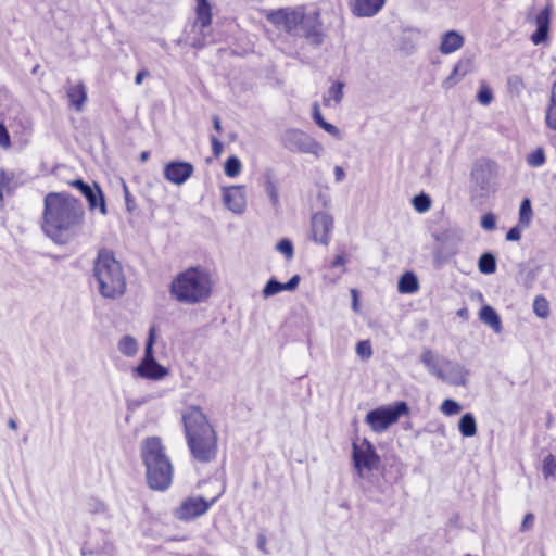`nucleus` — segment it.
<instances>
[{"mask_svg":"<svg viewBox=\"0 0 556 556\" xmlns=\"http://www.w3.org/2000/svg\"><path fill=\"white\" fill-rule=\"evenodd\" d=\"M312 240L328 245L333 230V218L327 212H317L311 218Z\"/></svg>","mask_w":556,"mask_h":556,"instance_id":"ddd939ff","label":"nucleus"},{"mask_svg":"<svg viewBox=\"0 0 556 556\" xmlns=\"http://www.w3.org/2000/svg\"><path fill=\"white\" fill-rule=\"evenodd\" d=\"M556 472V457L553 454H548L542 464V473L545 479L553 477Z\"/></svg>","mask_w":556,"mask_h":556,"instance_id":"58836bf2","label":"nucleus"},{"mask_svg":"<svg viewBox=\"0 0 556 556\" xmlns=\"http://www.w3.org/2000/svg\"><path fill=\"white\" fill-rule=\"evenodd\" d=\"M84 197L86 198L90 210H96L97 207L100 208V212L102 215H106V205L104 195L100 189V187L94 184L89 191L84 193Z\"/></svg>","mask_w":556,"mask_h":556,"instance_id":"5701e85b","label":"nucleus"},{"mask_svg":"<svg viewBox=\"0 0 556 556\" xmlns=\"http://www.w3.org/2000/svg\"><path fill=\"white\" fill-rule=\"evenodd\" d=\"M147 483L155 491H166L173 482L174 467L159 437L146 438L140 446Z\"/></svg>","mask_w":556,"mask_h":556,"instance_id":"7ed1b4c3","label":"nucleus"},{"mask_svg":"<svg viewBox=\"0 0 556 556\" xmlns=\"http://www.w3.org/2000/svg\"><path fill=\"white\" fill-rule=\"evenodd\" d=\"M301 22L299 23V34L296 37H304L311 45L319 46L324 41L321 30L320 13L316 9L306 10L301 8Z\"/></svg>","mask_w":556,"mask_h":556,"instance_id":"9d476101","label":"nucleus"},{"mask_svg":"<svg viewBox=\"0 0 556 556\" xmlns=\"http://www.w3.org/2000/svg\"><path fill=\"white\" fill-rule=\"evenodd\" d=\"M351 293H352V298H353L352 308H353V311L356 312L358 309V294L355 289H352Z\"/></svg>","mask_w":556,"mask_h":556,"instance_id":"338daca9","label":"nucleus"},{"mask_svg":"<svg viewBox=\"0 0 556 556\" xmlns=\"http://www.w3.org/2000/svg\"><path fill=\"white\" fill-rule=\"evenodd\" d=\"M220 495L222 492L210 501H206L201 496L188 497L175 509V517L182 521H189L202 516L216 503Z\"/></svg>","mask_w":556,"mask_h":556,"instance_id":"f8f14e48","label":"nucleus"},{"mask_svg":"<svg viewBox=\"0 0 556 556\" xmlns=\"http://www.w3.org/2000/svg\"><path fill=\"white\" fill-rule=\"evenodd\" d=\"M211 143L214 155L218 156L223 150V143L216 137H211Z\"/></svg>","mask_w":556,"mask_h":556,"instance_id":"052dcab7","label":"nucleus"},{"mask_svg":"<svg viewBox=\"0 0 556 556\" xmlns=\"http://www.w3.org/2000/svg\"><path fill=\"white\" fill-rule=\"evenodd\" d=\"M267 539L264 534H258L257 536V548L265 555L269 554L267 547Z\"/></svg>","mask_w":556,"mask_h":556,"instance_id":"13d9d810","label":"nucleus"},{"mask_svg":"<svg viewBox=\"0 0 556 556\" xmlns=\"http://www.w3.org/2000/svg\"><path fill=\"white\" fill-rule=\"evenodd\" d=\"M84 208L73 197L49 193L45 199L42 229L55 242H64L84 220Z\"/></svg>","mask_w":556,"mask_h":556,"instance_id":"f257e3e1","label":"nucleus"},{"mask_svg":"<svg viewBox=\"0 0 556 556\" xmlns=\"http://www.w3.org/2000/svg\"><path fill=\"white\" fill-rule=\"evenodd\" d=\"M478 268L482 274L490 275L496 270V258L490 253H483L478 261Z\"/></svg>","mask_w":556,"mask_h":556,"instance_id":"2f4dec72","label":"nucleus"},{"mask_svg":"<svg viewBox=\"0 0 556 556\" xmlns=\"http://www.w3.org/2000/svg\"><path fill=\"white\" fill-rule=\"evenodd\" d=\"M464 78L459 72H456V67L454 66L452 73L442 81V88L445 90L452 89Z\"/></svg>","mask_w":556,"mask_h":556,"instance_id":"a18cd8bd","label":"nucleus"},{"mask_svg":"<svg viewBox=\"0 0 556 556\" xmlns=\"http://www.w3.org/2000/svg\"><path fill=\"white\" fill-rule=\"evenodd\" d=\"M552 10L546 5L535 17L536 29L531 35L533 45L539 46L548 39Z\"/></svg>","mask_w":556,"mask_h":556,"instance_id":"a211bd4d","label":"nucleus"},{"mask_svg":"<svg viewBox=\"0 0 556 556\" xmlns=\"http://www.w3.org/2000/svg\"><path fill=\"white\" fill-rule=\"evenodd\" d=\"M182 421L192 456L201 463L214 459L217 453L216 433L201 408L190 407L184 414Z\"/></svg>","mask_w":556,"mask_h":556,"instance_id":"f03ea898","label":"nucleus"},{"mask_svg":"<svg viewBox=\"0 0 556 556\" xmlns=\"http://www.w3.org/2000/svg\"><path fill=\"white\" fill-rule=\"evenodd\" d=\"M533 312L540 318H547L549 316V303L543 295L534 298Z\"/></svg>","mask_w":556,"mask_h":556,"instance_id":"72a5a7b5","label":"nucleus"},{"mask_svg":"<svg viewBox=\"0 0 556 556\" xmlns=\"http://www.w3.org/2000/svg\"><path fill=\"white\" fill-rule=\"evenodd\" d=\"M508 86L510 90L516 92H520L525 87L521 77L518 75H513L508 78Z\"/></svg>","mask_w":556,"mask_h":556,"instance_id":"3c124183","label":"nucleus"},{"mask_svg":"<svg viewBox=\"0 0 556 556\" xmlns=\"http://www.w3.org/2000/svg\"><path fill=\"white\" fill-rule=\"evenodd\" d=\"M93 277L98 283L100 294L108 299H115L124 294L126 279L121 263L113 253L106 249L98 252L93 264Z\"/></svg>","mask_w":556,"mask_h":556,"instance_id":"20e7f679","label":"nucleus"},{"mask_svg":"<svg viewBox=\"0 0 556 556\" xmlns=\"http://www.w3.org/2000/svg\"><path fill=\"white\" fill-rule=\"evenodd\" d=\"M356 353L363 359H368L372 355L371 344L368 340L359 341L356 344Z\"/></svg>","mask_w":556,"mask_h":556,"instance_id":"49530a36","label":"nucleus"},{"mask_svg":"<svg viewBox=\"0 0 556 556\" xmlns=\"http://www.w3.org/2000/svg\"><path fill=\"white\" fill-rule=\"evenodd\" d=\"M536 277V270H530L528 274H527V281H526V286L528 288L531 287L532 285V281L535 279Z\"/></svg>","mask_w":556,"mask_h":556,"instance_id":"774afa93","label":"nucleus"},{"mask_svg":"<svg viewBox=\"0 0 556 556\" xmlns=\"http://www.w3.org/2000/svg\"><path fill=\"white\" fill-rule=\"evenodd\" d=\"M458 430L465 438H471L477 433V421L472 413L464 414L458 422Z\"/></svg>","mask_w":556,"mask_h":556,"instance_id":"cd10ccee","label":"nucleus"},{"mask_svg":"<svg viewBox=\"0 0 556 556\" xmlns=\"http://www.w3.org/2000/svg\"><path fill=\"white\" fill-rule=\"evenodd\" d=\"M123 187H124V192H125V202H126L127 211L131 212L135 208L134 200L128 191L127 186L125 184H123Z\"/></svg>","mask_w":556,"mask_h":556,"instance_id":"bf43d9fd","label":"nucleus"},{"mask_svg":"<svg viewBox=\"0 0 556 556\" xmlns=\"http://www.w3.org/2000/svg\"><path fill=\"white\" fill-rule=\"evenodd\" d=\"M299 283H300V276L294 275L286 283H283V288L287 291H293L298 288Z\"/></svg>","mask_w":556,"mask_h":556,"instance_id":"6e6d98bb","label":"nucleus"},{"mask_svg":"<svg viewBox=\"0 0 556 556\" xmlns=\"http://www.w3.org/2000/svg\"><path fill=\"white\" fill-rule=\"evenodd\" d=\"M456 72H459L464 77L471 73L473 70V61L470 56H463L455 64Z\"/></svg>","mask_w":556,"mask_h":556,"instance_id":"c03bdc74","label":"nucleus"},{"mask_svg":"<svg viewBox=\"0 0 556 556\" xmlns=\"http://www.w3.org/2000/svg\"><path fill=\"white\" fill-rule=\"evenodd\" d=\"M334 177H336L337 181H341V180L344 179L345 173H344V170H343V168L341 166H336L334 167Z\"/></svg>","mask_w":556,"mask_h":556,"instance_id":"69168bd1","label":"nucleus"},{"mask_svg":"<svg viewBox=\"0 0 556 556\" xmlns=\"http://www.w3.org/2000/svg\"><path fill=\"white\" fill-rule=\"evenodd\" d=\"M223 201L228 210L241 214L247 206V197L243 186H231L223 189Z\"/></svg>","mask_w":556,"mask_h":556,"instance_id":"dca6fc26","label":"nucleus"},{"mask_svg":"<svg viewBox=\"0 0 556 556\" xmlns=\"http://www.w3.org/2000/svg\"><path fill=\"white\" fill-rule=\"evenodd\" d=\"M71 185L73 187H75L76 189H78L83 194L87 191H89V189H91L92 186L88 185L87 182H85L84 180L81 179H75L71 182Z\"/></svg>","mask_w":556,"mask_h":556,"instance_id":"4d7b16f0","label":"nucleus"},{"mask_svg":"<svg viewBox=\"0 0 556 556\" xmlns=\"http://www.w3.org/2000/svg\"><path fill=\"white\" fill-rule=\"evenodd\" d=\"M420 361L431 375L439 378L443 368V359H440L430 349H425Z\"/></svg>","mask_w":556,"mask_h":556,"instance_id":"4be33fe9","label":"nucleus"},{"mask_svg":"<svg viewBox=\"0 0 556 556\" xmlns=\"http://www.w3.org/2000/svg\"><path fill=\"white\" fill-rule=\"evenodd\" d=\"M462 409V405L452 399H446L441 404V412L446 416L459 414Z\"/></svg>","mask_w":556,"mask_h":556,"instance_id":"ea45409f","label":"nucleus"},{"mask_svg":"<svg viewBox=\"0 0 556 556\" xmlns=\"http://www.w3.org/2000/svg\"><path fill=\"white\" fill-rule=\"evenodd\" d=\"M409 408L406 402L399 401L391 405L379 406L367 413L365 422L376 433L384 432L390 426L408 414Z\"/></svg>","mask_w":556,"mask_h":556,"instance_id":"423d86ee","label":"nucleus"},{"mask_svg":"<svg viewBox=\"0 0 556 556\" xmlns=\"http://www.w3.org/2000/svg\"><path fill=\"white\" fill-rule=\"evenodd\" d=\"M471 180L476 190L488 191L490 187V164L477 162L471 170Z\"/></svg>","mask_w":556,"mask_h":556,"instance_id":"6ab92c4d","label":"nucleus"},{"mask_svg":"<svg viewBox=\"0 0 556 556\" xmlns=\"http://www.w3.org/2000/svg\"><path fill=\"white\" fill-rule=\"evenodd\" d=\"M117 349L123 355L127 357H132L137 354L139 350V344L134 337L124 336L119 339L117 343Z\"/></svg>","mask_w":556,"mask_h":556,"instance_id":"c85d7f7f","label":"nucleus"},{"mask_svg":"<svg viewBox=\"0 0 556 556\" xmlns=\"http://www.w3.org/2000/svg\"><path fill=\"white\" fill-rule=\"evenodd\" d=\"M265 192L269 199L271 206L278 210L280 206L279 200V188L277 182L271 178L267 177L264 182Z\"/></svg>","mask_w":556,"mask_h":556,"instance_id":"7c9ffc66","label":"nucleus"},{"mask_svg":"<svg viewBox=\"0 0 556 556\" xmlns=\"http://www.w3.org/2000/svg\"><path fill=\"white\" fill-rule=\"evenodd\" d=\"M496 226V217L492 213H486L481 218V227L485 230H493Z\"/></svg>","mask_w":556,"mask_h":556,"instance_id":"8fccbe9b","label":"nucleus"},{"mask_svg":"<svg viewBox=\"0 0 556 556\" xmlns=\"http://www.w3.org/2000/svg\"><path fill=\"white\" fill-rule=\"evenodd\" d=\"M468 370L465 366L459 363L443 359V368L439 379L453 384V386H466L467 384Z\"/></svg>","mask_w":556,"mask_h":556,"instance_id":"2eb2a0df","label":"nucleus"},{"mask_svg":"<svg viewBox=\"0 0 556 556\" xmlns=\"http://www.w3.org/2000/svg\"><path fill=\"white\" fill-rule=\"evenodd\" d=\"M345 263H346V257L343 254H338L333 258L331 266L332 267H341V266L344 267Z\"/></svg>","mask_w":556,"mask_h":556,"instance_id":"e2e57ef3","label":"nucleus"},{"mask_svg":"<svg viewBox=\"0 0 556 556\" xmlns=\"http://www.w3.org/2000/svg\"><path fill=\"white\" fill-rule=\"evenodd\" d=\"M276 250L280 252L286 260L290 261L294 256L293 243L290 239L283 238L276 244Z\"/></svg>","mask_w":556,"mask_h":556,"instance_id":"4c0bfd02","label":"nucleus"},{"mask_svg":"<svg viewBox=\"0 0 556 556\" xmlns=\"http://www.w3.org/2000/svg\"><path fill=\"white\" fill-rule=\"evenodd\" d=\"M155 343V329L150 328L146 342L144 354L138 366L134 368V372L141 378L150 380H161L168 375V369L161 365L154 357L153 345Z\"/></svg>","mask_w":556,"mask_h":556,"instance_id":"6e6552de","label":"nucleus"},{"mask_svg":"<svg viewBox=\"0 0 556 556\" xmlns=\"http://www.w3.org/2000/svg\"><path fill=\"white\" fill-rule=\"evenodd\" d=\"M479 318L482 323L492 328L495 333H500L502 331L501 318L492 306H482L479 312Z\"/></svg>","mask_w":556,"mask_h":556,"instance_id":"393cba45","label":"nucleus"},{"mask_svg":"<svg viewBox=\"0 0 556 556\" xmlns=\"http://www.w3.org/2000/svg\"><path fill=\"white\" fill-rule=\"evenodd\" d=\"M477 100L482 105H489L492 102L493 91L485 83L481 84L477 93Z\"/></svg>","mask_w":556,"mask_h":556,"instance_id":"37998d69","label":"nucleus"},{"mask_svg":"<svg viewBox=\"0 0 556 556\" xmlns=\"http://www.w3.org/2000/svg\"><path fill=\"white\" fill-rule=\"evenodd\" d=\"M546 124L549 128L556 130V81L553 84L551 91V101L546 111Z\"/></svg>","mask_w":556,"mask_h":556,"instance_id":"473e14b6","label":"nucleus"},{"mask_svg":"<svg viewBox=\"0 0 556 556\" xmlns=\"http://www.w3.org/2000/svg\"><path fill=\"white\" fill-rule=\"evenodd\" d=\"M532 217V206L531 201L528 198H525L521 201L519 207V224L528 226Z\"/></svg>","mask_w":556,"mask_h":556,"instance_id":"c9c22d12","label":"nucleus"},{"mask_svg":"<svg viewBox=\"0 0 556 556\" xmlns=\"http://www.w3.org/2000/svg\"><path fill=\"white\" fill-rule=\"evenodd\" d=\"M212 290L211 279L204 270L191 267L180 273L170 285L172 295L180 303L197 304L205 301Z\"/></svg>","mask_w":556,"mask_h":556,"instance_id":"39448f33","label":"nucleus"},{"mask_svg":"<svg viewBox=\"0 0 556 556\" xmlns=\"http://www.w3.org/2000/svg\"><path fill=\"white\" fill-rule=\"evenodd\" d=\"M521 237V231L518 226L511 227L506 233L507 241H518Z\"/></svg>","mask_w":556,"mask_h":556,"instance_id":"5fc2aeb1","label":"nucleus"},{"mask_svg":"<svg viewBox=\"0 0 556 556\" xmlns=\"http://www.w3.org/2000/svg\"><path fill=\"white\" fill-rule=\"evenodd\" d=\"M343 88L344 84L342 81H334L323 97L324 105L328 108L338 105L343 98Z\"/></svg>","mask_w":556,"mask_h":556,"instance_id":"a878e982","label":"nucleus"},{"mask_svg":"<svg viewBox=\"0 0 556 556\" xmlns=\"http://www.w3.org/2000/svg\"><path fill=\"white\" fill-rule=\"evenodd\" d=\"M527 162L532 167H540L545 163V153L542 148H538L527 156Z\"/></svg>","mask_w":556,"mask_h":556,"instance_id":"79ce46f5","label":"nucleus"},{"mask_svg":"<svg viewBox=\"0 0 556 556\" xmlns=\"http://www.w3.org/2000/svg\"><path fill=\"white\" fill-rule=\"evenodd\" d=\"M281 291H285L283 283L279 282L275 278H271L266 282L263 289V295L264 298H269Z\"/></svg>","mask_w":556,"mask_h":556,"instance_id":"a19ab883","label":"nucleus"},{"mask_svg":"<svg viewBox=\"0 0 556 556\" xmlns=\"http://www.w3.org/2000/svg\"><path fill=\"white\" fill-rule=\"evenodd\" d=\"M412 204L418 213H425L429 211L431 206V199L428 194L420 193L413 198Z\"/></svg>","mask_w":556,"mask_h":556,"instance_id":"e433bc0d","label":"nucleus"},{"mask_svg":"<svg viewBox=\"0 0 556 556\" xmlns=\"http://www.w3.org/2000/svg\"><path fill=\"white\" fill-rule=\"evenodd\" d=\"M195 13V26L199 25L203 31L212 23V7L208 0H197Z\"/></svg>","mask_w":556,"mask_h":556,"instance_id":"b1692460","label":"nucleus"},{"mask_svg":"<svg viewBox=\"0 0 556 556\" xmlns=\"http://www.w3.org/2000/svg\"><path fill=\"white\" fill-rule=\"evenodd\" d=\"M147 76H149V72L147 70L139 71L135 77V84L138 86L141 85Z\"/></svg>","mask_w":556,"mask_h":556,"instance_id":"0e129e2a","label":"nucleus"},{"mask_svg":"<svg viewBox=\"0 0 556 556\" xmlns=\"http://www.w3.org/2000/svg\"><path fill=\"white\" fill-rule=\"evenodd\" d=\"M87 509L93 515H104L106 513V506L99 500H90L87 505Z\"/></svg>","mask_w":556,"mask_h":556,"instance_id":"de8ad7c7","label":"nucleus"},{"mask_svg":"<svg viewBox=\"0 0 556 556\" xmlns=\"http://www.w3.org/2000/svg\"><path fill=\"white\" fill-rule=\"evenodd\" d=\"M193 172V165L184 161H172L164 166V177L175 185L185 184Z\"/></svg>","mask_w":556,"mask_h":556,"instance_id":"4468645a","label":"nucleus"},{"mask_svg":"<svg viewBox=\"0 0 556 556\" xmlns=\"http://www.w3.org/2000/svg\"><path fill=\"white\" fill-rule=\"evenodd\" d=\"M351 12L357 17H372L383 8L386 0H348Z\"/></svg>","mask_w":556,"mask_h":556,"instance_id":"f3484780","label":"nucleus"},{"mask_svg":"<svg viewBox=\"0 0 556 556\" xmlns=\"http://www.w3.org/2000/svg\"><path fill=\"white\" fill-rule=\"evenodd\" d=\"M0 147L9 149L11 147V137L5 125L0 122Z\"/></svg>","mask_w":556,"mask_h":556,"instance_id":"09e8293b","label":"nucleus"},{"mask_svg":"<svg viewBox=\"0 0 556 556\" xmlns=\"http://www.w3.org/2000/svg\"><path fill=\"white\" fill-rule=\"evenodd\" d=\"M301 5L295 8H283L273 11L267 15V20L277 28H280L291 36L299 34V23L303 17L301 15Z\"/></svg>","mask_w":556,"mask_h":556,"instance_id":"9b49d317","label":"nucleus"},{"mask_svg":"<svg viewBox=\"0 0 556 556\" xmlns=\"http://www.w3.org/2000/svg\"><path fill=\"white\" fill-rule=\"evenodd\" d=\"M13 174L0 169V208L4 206V194L10 195L12 191Z\"/></svg>","mask_w":556,"mask_h":556,"instance_id":"c756f323","label":"nucleus"},{"mask_svg":"<svg viewBox=\"0 0 556 556\" xmlns=\"http://www.w3.org/2000/svg\"><path fill=\"white\" fill-rule=\"evenodd\" d=\"M225 174L230 177H237L241 172V162L237 156H229L224 165Z\"/></svg>","mask_w":556,"mask_h":556,"instance_id":"f704fd0d","label":"nucleus"},{"mask_svg":"<svg viewBox=\"0 0 556 556\" xmlns=\"http://www.w3.org/2000/svg\"><path fill=\"white\" fill-rule=\"evenodd\" d=\"M352 460L359 478H366L379 467L381 462L374 444L367 439L352 444Z\"/></svg>","mask_w":556,"mask_h":556,"instance_id":"0eeeda50","label":"nucleus"},{"mask_svg":"<svg viewBox=\"0 0 556 556\" xmlns=\"http://www.w3.org/2000/svg\"><path fill=\"white\" fill-rule=\"evenodd\" d=\"M313 119L317 125L325 121L317 103L313 105Z\"/></svg>","mask_w":556,"mask_h":556,"instance_id":"680f3d73","label":"nucleus"},{"mask_svg":"<svg viewBox=\"0 0 556 556\" xmlns=\"http://www.w3.org/2000/svg\"><path fill=\"white\" fill-rule=\"evenodd\" d=\"M320 128H323L326 132H328L329 135L336 137V138H340V130L332 124L324 121L323 123H320V125H318Z\"/></svg>","mask_w":556,"mask_h":556,"instance_id":"864d4df0","label":"nucleus"},{"mask_svg":"<svg viewBox=\"0 0 556 556\" xmlns=\"http://www.w3.org/2000/svg\"><path fill=\"white\" fill-rule=\"evenodd\" d=\"M281 142L287 150L293 153H306L319 157L324 151L318 141L300 129H287L281 136Z\"/></svg>","mask_w":556,"mask_h":556,"instance_id":"1a4fd4ad","label":"nucleus"},{"mask_svg":"<svg viewBox=\"0 0 556 556\" xmlns=\"http://www.w3.org/2000/svg\"><path fill=\"white\" fill-rule=\"evenodd\" d=\"M418 289L419 282L414 273L407 271L400 277L397 282V290L400 293L412 294L417 292Z\"/></svg>","mask_w":556,"mask_h":556,"instance_id":"bb28decb","label":"nucleus"},{"mask_svg":"<svg viewBox=\"0 0 556 556\" xmlns=\"http://www.w3.org/2000/svg\"><path fill=\"white\" fill-rule=\"evenodd\" d=\"M465 42V38L456 30H448L442 35L439 50L442 54H452L459 50Z\"/></svg>","mask_w":556,"mask_h":556,"instance_id":"aec40b11","label":"nucleus"},{"mask_svg":"<svg viewBox=\"0 0 556 556\" xmlns=\"http://www.w3.org/2000/svg\"><path fill=\"white\" fill-rule=\"evenodd\" d=\"M66 94L71 106L76 111H80L87 100V90L85 85L79 81L76 84H68Z\"/></svg>","mask_w":556,"mask_h":556,"instance_id":"412c9836","label":"nucleus"},{"mask_svg":"<svg viewBox=\"0 0 556 556\" xmlns=\"http://www.w3.org/2000/svg\"><path fill=\"white\" fill-rule=\"evenodd\" d=\"M534 525V515L532 513H528L525 515L523 520L520 525V531L526 532L529 531Z\"/></svg>","mask_w":556,"mask_h":556,"instance_id":"603ef678","label":"nucleus"}]
</instances>
